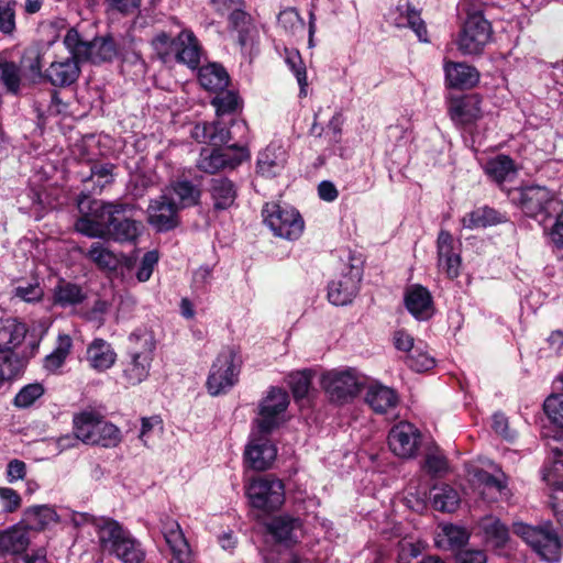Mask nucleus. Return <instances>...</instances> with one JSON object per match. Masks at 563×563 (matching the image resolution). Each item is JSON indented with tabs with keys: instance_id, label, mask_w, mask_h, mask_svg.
<instances>
[{
	"instance_id": "nucleus-1",
	"label": "nucleus",
	"mask_w": 563,
	"mask_h": 563,
	"mask_svg": "<svg viewBox=\"0 0 563 563\" xmlns=\"http://www.w3.org/2000/svg\"><path fill=\"white\" fill-rule=\"evenodd\" d=\"M81 217L76 230L89 238H107L118 216L131 212L134 207L128 203L104 202L84 197L78 201Z\"/></svg>"
},
{
	"instance_id": "nucleus-2",
	"label": "nucleus",
	"mask_w": 563,
	"mask_h": 563,
	"mask_svg": "<svg viewBox=\"0 0 563 563\" xmlns=\"http://www.w3.org/2000/svg\"><path fill=\"white\" fill-rule=\"evenodd\" d=\"M97 534L102 550L122 563H143L145 550L142 543L118 521L102 519L97 525Z\"/></svg>"
},
{
	"instance_id": "nucleus-3",
	"label": "nucleus",
	"mask_w": 563,
	"mask_h": 563,
	"mask_svg": "<svg viewBox=\"0 0 563 563\" xmlns=\"http://www.w3.org/2000/svg\"><path fill=\"white\" fill-rule=\"evenodd\" d=\"M365 384L364 376L353 367H339L325 371L320 385L331 402H351L358 396Z\"/></svg>"
},
{
	"instance_id": "nucleus-4",
	"label": "nucleus",
	"mask_w": 563,
	"mask_h": 563,
	"mask_svg": "<svg viewBox=\"0 0 563 563\" xmlns=\"http://www.w3.org/2000/svg\"><path fill=\"white\" fill-rule=\"evenodd\" d=\"M511 200L520 206L522 211L543 223L548 218L563 213V203L551 191L541 186H529L511 192Z\"/></svg>"
},
{
	"instance_id": "nucleus-5",
	"label": "nucleus",
	"mask_w": 563,
	"mask_h": 563,
	"mask_svg": "<svg viewBox=\"0 0 563 563\" xmlns=\"http://www.w3.org/2000/svg\"><path fill=\"white\" fill-rule=\"evenodd\" d=\"M242 358L234 347H224L217 356L207 379V389L211 396L227 393L239 380Z\"/></svg>"
},
{
	"instance_id": "nucleus-6",
	"label": "nucleus",
	"mask_w": 563,
	"mask_h": 563,
	"mask_svg": "<svg viewBox=\"0 0 563 563\" xmlns=\"http://www.w3.org/2000/svg\"><path fill=\"white\" fill-rule=\"evenodd\" d=\"M64 44L70 54L80 60H88L92 64L110 62L117 57L119 51L112 36L95 37L92 41H82L76 30H69Z\"/></svg>"
},
{
	"instance_id": "nucleus-7",
	"label": "nucleus",
	"mask_w": 563,
	"mask_h": 563,
	"mask_svg": "<svg viewBox=\"0 0 563 563\" xmlns=\"http://www.w3.org/2000/svg\"><path fill=\"white\" fill-rule=\"evenodd\" d=\"M262 213L264 222L276 236L296 240L303 232L305 224L301 216L289 205L267 202Z\"/></svg>"
},
{
	"instance_id": "nucleus-8",
	"label": "nucleus",
	"mask_w": 563,
	"mask_h": 563,
	"mask_svg": "<svg viewBox=\"0 0 563 563\" xmlns=\"http://www.w3.org/2000/svg\"><path fill=\"white\" fill-rule=\"evenodd\" d=\"M289 405V396L279 387H271L258 404L254 427L262 434H269L284 422Z\"/></svg>"
},
{
	"instance_id": "nucleus-9",
	"label": "nucleus",
	"mask_w": 563,
	"mask_h": 563,
	"mask_svg": "<svg viewBox=\"0 0 563 563\" xmlns=\"http://www.w3.org/2000/svg\"><path fill=\"white\" fill-rule=\"evenodd\" d=\"M514 532L520 537L544 561L556 562L561 555V541L550 527H532L522 522L514 525Z\"/></svg>"
},
{
	"instance_id": "nucleus-10",
	"label": "nucleus",
	"mask_w": 563,
	"mask_h": 563,
	"mask_svg": "<svg viewBox=\"0 0 563 563\" xmlns=\"http://www.w3.org/2000/svg\"><path fill=\"white\" fill-rule=\"evenodd\" d=\"M246 496L252 507L272 511L285 500V488L280 479L271 475L254 478L246 487Z\"/></svg>"
},
{
	"instance_id": "nucleus-11",
	"label": "nucleus",
	"mask_w": 563,
	"mask_h": 563,
	"mask_svg": "<svg viewBox=\"0 0 563 563\" xmlns=\"http://www.w3.org/2000/svg\"><path fill=\"white\" fill-rule=\"evenodd\" d=\"M492 37L490 23L481 12H470L457 40V47L464 55L481 54Z\"/></svg>"
},
{
	"instance_id": "nucleus-12",
	"label": "nucleus",
	"mask_w": 563,
	"mask_h": 563,
	"mask_svg": "<svg viewBox=\"0 0 563 563\" xmlns=\"http://www.w3.org/2000/svg\"><path fill=\"white\" fill-rule=\"evenodd\" d=\"M249 151L243 146L229 145L224 148L202 150L198 168L210 174L222 169H233L249 158Z\"/></svg>"
},
{
	"instance_id": "nucleus-13",
	"label": "nucleus",
	"mask_w": 563,
	"mask_h": 563,
	"mask_svg": "<svg viewBox=\"0 0 563 563\" xmlns=\"http://www.w3.org/2000/svg\"><path fill=\"white\" fill-rule=\"evenodd\" d=\"M268 434L257 432L253 427L249 444L244 452L245 462L256 471L271 467L277 455L276 446L268 440Z\"/></svg>"
},
{
	"instance_id": "nucleus-14",
	"label": "nucleus",
	"mask_w": 563,
	"mask_h": 563,
	"mask_svg": "<svg viewBox=\"0 0 563 563\" xmlns=\"http://www.w3.org/2000/svg\"><path fill=\"white\" fill-rule=\"evenodd\" d=\"M420 443L419 430L409 422H399L389 431L388 445L391 452L401 459L416 455Z\"/></svg>"
},
{
	"instance_id": "nucleus-15",
	"label": "nucleus",
	"mask_w": 563,
	"mask_h": 563,
	"mask_svg": "<svg viewBox=\"0 0 563 563\" xmlns=\"http://www.w3.org/2000/svg\"><path fill=\"white\" fill-rule=\"evenodd\" d=\"M178 206L174 198L162 195L150 202L147 221L157 231H168L177 225Z\"/></svg>"
},
{
	"instance_id": "nucleus-16",
	"label": "nucleus",
	"mask_w": 563,
	"mask_h": 563,
	"mask_svg": "<svg viewBox=\"0 0 563 563\" xmlns=\"http://www.w3.org/2000/svg\"><path fill=\"white\" fill-rule=\"evenodd\" d=\"M162 532L172 552L170 563H191V552L179 523L172 519L162 520Z\"/></svg>"
},
{
	"instance_id": "nucleus-17",
	"label": "nucleus",
	"mask_w": 563,
	"mask_h": 563,
	"mask_svg": "<svg viewBox=\"0 0 563 563\" xmlns=\"http://www.w3.org/2000/svg\"><path fill=\"white\" fill-rule=\"evenodd\" d=\"M360 280L358 272H354L353 268H350L349 273L341 275L339 278L333 279L328 288L330 302L335 306H345L352 302L358 291Z\"/></svg>"
},
{
	"instance_id": "nucleus-18",
	"label": "nucleus",
	"mask_w": 563,
	"mask_h": 563,
	"mask_svg": "<svg viewBox=\"0 0 563 563\" xmlns=\"http://www.w3.org/2000/svg\"><path fill=\"white\" fill-rule=\"evenodd\" d=\"M287 162V152L282 144L271 143L257 157L256 170L263 177L273 178L278 176Z\"/></svg>"
},
{
	"instance_id": "nucleus-19",
	"label": "nucleus",
	"mask_w": 563,
	"mask_h": 563,
	"mask_svg": "<svg viewBox=\"0 0 563 563\" xmlns=\"http://www.w3.org/2000/svg\"><path fill=\"white\" fill-rule=\"evenodd\" d=\"M405 306L418 320H428L433 316L434 306L430 291L421 285H411L405 292Z\"/></svg>"
},
{
	"instance_id": "nucleus-20",
	"label": "nucleus",
	"mask_w": 563,
	"mask_h": 563,
	"mask_svg": "<svg viewBox=\"0 0 563 563\" xmlns=\"http://www.w3.org/2000/svg\"><path fill=\"white\" fill-rule=\"evenodd\" d=\"M26 335L23 323L13 319L0 321V354H9L11 358H24L15 350L22 344Z\"/></svg>"
},
{
	"instance_id": "nucleus-21",
	"label": "nucleus",
	"mask_w": 563,
	"mask_h": 563,
	"mask_svg": "<svg viewBox=\"0 0 563 563\" xmlns=\"http://www.w3.org/2000/svg\"><path fill=\"white\" fill-rule=\"evenodd\" d=\"M79 58L74 54L60 60L53 62L45 71L47 80L56 87H67L74 84L80 74Z\"/></svg>"
},
{
	"instance_id": "nucleus-22",
	"label": "nucleus",
	"mask_w": 563,
	"mask_h": 563,
	"mask_svg": "<svg viewBox=\"0 0 563 563\" xmlns=\"http://www.w3.org/2000/svg\"><path fill=\"white\" fill-rule=\"evenodd\" d=\"M31 538L23 523L13 525L0 531V554L20 556L26 551Z\"/></svg>"
},
{
	"instance_id": "nucleus-23",
	"label": "nucleus",
	"mask_w": 563,
	"mask_h": 563,
	"mask_svg": "<svg viewBox=\"0 0 563 563\" xmlns=\"http://www.w3.org/2000/svg\"><path fill=\"white\" fill-rule=\"evenodd\" d=\"M438 266L451 279L460 274L461 258L453 250V236L441 231L438 236Z\"/></svg>"
},
{
	"instance_id": "nucleus-24",
	"label": "nucleus",
	"mask_w": 563,
	"mask_h": 563,
	"mask_svg": "<svg viewBox=\"0 0 563 563\" xmlns=\"http://www.w3.org/2000/svg\"><path fill=\"white\" fill-rule=\"evenodd\" d=\"M178 62L187 65L189 68H196L200 63L201 48L191 31H183L173 43Z\"/></svg>"
},
{
	"instance_id": "nucleus-25",
	"label": "nucleus",
	"mask_w": 563,
	"mask_h": 563,
	"mask_svg": "<svg viewBox=\"0 0 563 563\" xmlns=\"http://www.w3.org/2000/svg\"><path fill=\"white\" fill-rule=\"evenodd\" d=\"M103 417L93 409H85L73 418V429L82 443L95 444L96 433Z\"/></svg>"
},
{
	"instance_id": "nucleus-26",
	"label": "nucleus",
	"mask_w": 563,
	"mask_h": 563,
	"mask_svg": "<svg viewBox=\"0 0 563 563\" xmlns=\"http://www.w3.org/2000/svg\"><path fill=\"white\" fill-rule=\"evenodd\" d=\"M208 192L216 210H227L233 206L238 196V188L227 177H214L209 181Z\"/></svg>"
},
{
	"instance_id": "nucleus-27",
	"label": "nucleus",
	"mask_w": 563,
	"mask_h": 563,
	"mask_svg": "<svg viewBox=\"0 0 563 563\" xmlns=\"http://www.w3.org/2000/svg\"><path fill=\"white\" fill-rule=\"evenodd\" d=\"M129 357H145L154 360L156 340L154 332L146 327L135 329L129 335Z\"/></svg>"
},
{
	"instance_id": "nucleus-28",
	"label": "nucleus",
	"mask_w": 563,
	"mask_h": 563,
	"mask_svg": "<svg viewBox=\"0 0 563 563\" xmlns=\"http://www.w3.org/2000/svg\"><path fill=\"white\" fill-rule=\"evenodd\" d=\"M470 476L471 483L484 499L492 500L506 488L503 473L495 476L487 471L474 468L470 472Z\"/></svg>"
},
{
	"instance_id": "nucleus-29",
	"label": "nucleus",
	"mask_w": 563,
	"mask_h": 563,
	"mask_svg": "<svg viewBox=\"0 0 563 563\" xmlns=\"http://www.w3.org/2000/svg\"><path fill=\"white\" fill-rule=\"evenodd\" d=\"M450 117L455 124L468 125L481 117L479 99L477 96H466L451 103Z\"/></svg>"
},
{
	"instance_id": "nucleus-30",
	"label": "nucleus",
	"mask_w": 563,
	"mask_h": 563,
	"mask_svg": "<svg viewBox=\"0 0 563 563\" xmlns=\"http://www.w3.org/2000/svg\"><path fill=\"white\" fill-rule=\"evenodd\" d=\"M444 71L448 85L453 88H471L479 78L478 71L465 63L448 62Z\"/></svg>"
},
{
	"instance_id": "nucleus-31",
	"label": "nucleus",
	"mask_w": 563,
	"mask_h": 563,
	"mask_svg": "<svg viewBox=\"0 0 563 563\" xmlns=\"http://www.w3.org/2000/svg\"><path fill=\"white\" fill-rule=\"evenodd\" d=\"M86 358L90 367L103 372L114 364L117 354L107 341L95 339L88 345Z\"/></svg>"
},
{
	"instance_id": "nucleus-32",
	"label": "nucleus",
	"mask_w": 563,
	"mask_h": 563,
	"mask_svg": "<svg viewBox=\"0 0 563 563\" xmlns=\"http://www.w3.org/2000/svg\"><path fill=\"white\" fill-rule=\"evenodd\" d=\"M56 511L46 505L33 506L24 511L23 519L20 523L26 527V531H42L51 525L57 522Z\"/></svg>"
},
{
	"instance_id": "nucleus-33",
	"label": "nucleus",
	"mask_w": 563,
	"mask_h": 563,
	"mask_svg": "<svg viewBox=\"0 0 563 563\" xmlns=\"http://www.w3.org/2000/svg\"><path fill=\"white\" fill-rule=\"evenodd\" d=\"M365 400L375 412L385 413L396 407L398 397L394 389L375 384L367 389Z\"/></svg>"
},
{
	"instance_id": "nucleus-34",
	"label": "nucleus",
	"mask_w": 563,
	"mask_h": 563,
	"mask_svg": "<svg viewBox=\"0 0 563 563\" xmlns=\"http://www.w3.org/2000/svg\"><path fill=\"white\" fill-rule=\"evenodd\" d=\"M198 80L209 91H222L229 84L225 69L217 64H209L199 69Z\"/></svg>"
},
{
	"instance_id": "nucleus-35",
	"label": "nucleus",
	"mask_w": 563,
	"mask_h": 563,
	"mask_svg": "<svg viewBox=\"0 0 563 563\" xmlns=\"http://www.w3.org/2000/svg\"><path fill=\"white\" fill-rule=\"evenodd\" d=\"M153 360L145 357H129L124 363L122 378L126 386H136L144 382L152 367Z\"/></svg>"
},
{
	"instance_id": "nucleus-36",
	"label": "nucleus",
	"mask_w": 563,
	"mask_h": 563,
	"mask_svg": "<svg viewBox=\"0 0 563 563\" xmlns=\"http://www.w3.org/2000/svg\"><path fill=\"white\" fill-rule=\"evenodd\" d=\"M504 221V216L493 208H477L462 218V225L465 229L475 230L495 225Z\"/></svg>"
},
{
	"instance_id": "nucleus-37",
	"label": "nucleus",
	"mask_w": 563,
	"mask_h": 563,
	"mask_svg": "<svg viewBox=\"0 0 563 563\" xmlns=\"http://www.w3.org/2000/svg\"><path fill=\"white\" fill-rule=\"evenodd\" d=\"M421 470L432 478L442 477L449 472V462L439 446L434 445L428 449Z\"/></svg>"
},
{
	"instance_id": "nucleus-38",
	"label": "nucleus",
	"mask_w": 563,
	"mask_h": 563,
	"mask_svg": "<svg viewBox=\"0 0 563 563\" xmlns=\"http://www.w3.org/2000/svg\"><path fill=\"white\" fill-rule=\"evenodd\" d=\"M479 528L488 543L494 547H503L509 537L507 527L500 520L493 516L483 518Z\"/></svg>"
},
{
	"instance_id": "nucleus-39",
	"label": "nucleus",
	"mask_w": 563,
	"mask_h": 563,
	"mask_svg": "<svg viewBox=\"0 0 563 563\" xmlns=\"http://www.w3.org/2000/svg\"><path fill=\"white\" fill-rule=\"evenodd\" d=\"M467 540V531L464 528L454 525H443L435 538L437 545L443 549L460 548L464 545Z\"/></svg>"
},
{
	"instance_id": "nucleus-40",
	"label": "nucleus",
	"mask_w": 563,
	"mask_h": 563,
	"mask_svg": "<svg viewBox=\"0 0 563 563\" xmlns=\"http://www.w3.org/2000/svg\"><path fill=\"white\" fill-rule=\"evenodd\" d=\"M71 346L73 341L69 335H58L55 349L44 358V368L51 373H56L64 365Z\"/></svg>"
},
{
	"instance_id": "nucleus-41",
	"label": "nucleus",
	"mask_w": 563,
	"mask_h": 563,
	"mask_svg": "<svg viewBox=\"0 0 563 563\" xmlns=\"http://www.w3.org/2000/svg\"><path fill=\"white\" fill-rule=\"evenodd\" d=\"M485 173L500 184L515 175L514 162L506 155H499L486 163Z\"/></svg>"
},
{
	"instance_id": "nucleus-42",
	"label": "nucleus",
	"mask_w": 563,
	"mask_h": 563,
	"mask_svg": "<svg viewBox=\"0 0 563 563\" xmlns=\"http://www.w3.org/2000/svg\"><path fill=\"white\" fill-rule=\"evenodd\" d=\"M141 223L125 218V214L118 216V221H114L113 227L108 234L115 241H133L140 233Z\"/></svg>"
},
{
	"instance_id": "nucleus-43",
	"label": "nucleus",
	"mask_w": 563,
	"mask_h": 563,
	"mask_svg": "<svg viewBox=\"0 0 563 563\" xmlns=\"http://www.w3.org/2000/svg\"><path fill=\"white\" fill-rule=\"evenodd\" d=\"M285 62L297 79L300 88L299 96H307V70L299 52L296 49H285Z\"/></svg>"
},
{
	"instance_id": "nucleus-44",
	"label": "nucleus",
	"mask_w": 563,
	"mask_h": 563,
	"mask_svg": "<svg viewBox=\"0 0 563 563\" xmlns=\"http://www.w3.org/2000/svg\"><path fill=\"white\" fill-rule=\"evenodd\" d=\"M176 201L178 209L194 206L200 198V191L190 181L184 180L176 183L172 188V196Z\"/></svg>"
},
{
	"instance_id": "nucleus-45",
	"label": "nucleus",
	"mask_w": 563,
	"mask_h": 563,
	"mask_svg": "<svg viewBox=\"0 0 563 563\" xmlns=\"http://www.w3.org/2000/svg\"><path fill=\"white\" fill-rule=\"evenodd\" d=\"M295 522L296 521L289 517H275L266 523V530L275 541L286 542L291 539Z\"/></svg>"
},
{
	"instance_id": "nucleus-46",
	"label": "nucleus",
	"mask_w": 563,
	"mask_h": 563,
	"mask_svg": "<svg viewBox=\"0 0 563 563\" xmlns=\"http://www.w3.org/2000/svg\"><path fill=\"white\" fill-rule=\"evenodd\" d=\"M163 433V421L158 416L141 419L139 439L145 446H151Z\"/></svg>"
},
{
	"instance_id": "nucleus-47",
	"label": "nucleus",
	"mask_w": 563,
	"mask_h": 563,
	"mask_svg": "<svg viewBox=\"0 0 563 563\" xmlns=\"http://www.w3.org/2000/svg\"><path fill=\"white\" fill-rule=\"evenodd\" d=\"M84 299L81 288L75 284L62 283L55 289V301L63 307L80 303Z\"/></svg>"
},
{
	"instance_id": "nucleus-48",
	"label": "nucleus",
	"mask_w": 563,
	"mask_h": 563,
	"mask_svg": "<svg viewBox=\"0 0 563 563\" xmlns=\"http://www.w3.org/2000/svg\"><path fill=\"white\" fill-rule=\"evenodd\" d=\"M460 498L452 487L444 485L433 495L432 505L434 509L444 512H452L456 509Z\"/></svg>"
},
{
	"instance_id": "nucleus-49",
	"label": "nucleus",
	"mask_w": 563,
	"mask_h": 563,
	"mask_svg": "<svg viewBox=\"0 0 563 563\" xmlns=\"http://www.w3.org/2000/svg\"><path fill=\"white\" fill-rule=\"evenodd\" d=\"M25 364L26 361L23 358H11L9 354H0V388L7 380L21 375Z\"/></svg>"
},
{
	"instance_id": "nucleus-50",
	"label": "nucleus",
	"mask_w": 563,
	"mask_h": 563,
	"mask_svg": "<svg viewBox=\"0 0 563 563\" xmlns=\"http://www.w3.org/2000/svg\"><path fill=\"white\" fill-rule=\"evenodd\" d=\"M312 379V371L302 369L292 372L287 376V383L296 399L307 396Z\"/></svg>"
},
{
	"instance_id": "nucleus-51",
	"label": "nucleus",
	"mask_w": 563,
	"mask_h": 563,
	"mask_svg": "<svg viewBox=\"0 0 563 563\" xmlns=\"http://www.w3.org/2000/svg\"><path fill=\"white\" fill-rule=\"evenodd\" d=\"M96 433V441L93 445H101L103 448H114L121 440L122 434L120 429L111 422L102 420L101 426Z\"/></svg>"
},
{
	"instance_id": "nucleus-52",
	"label": "nucleus",
	"mask_w": 563,
	"mask_h": 563,
	"mask_svg": "<svg viewBox=\"0 0 563 563\" xmlns=\"http://www.w3.org/2000/svg\"><path fill=\"white\" fill-rule=\"evenodd\" d=\"M45 393V388L41 383H33L22 387L13 399V404L18 408H29Z\"/></svg>"
},
{
	"instance_id": "nucleus-53",
	"label": "nucleus",
	"mask_w": 563,
	"mask_h": 563,
	"mask_svg": "<svg viewBox=\"0 0 563 563\" xmlns=\"http://www.w3.org/2000/svg\"><path fill=\"white\" fill-rule=\"evenodd\" d=\"M87 256L101 268L114 269L118 264L115 255L99 242L91 245Z\"/></svg>"
},
{
	"instance_id": "nucleus-54",
	"label": "nucleus",
	"mask_w": 563,
	"mask_h": 563,
	"mask_svg": "<svg viewBox=\"0 0 563 563\" xmlns=\"http://www.w3.org/2000/svg\"><path fill=\"white\" fill-rule=\"evenodd\" d=\"M543 409L548 418L558 427L563 428V395H551L544 404Z\"/></svg>"
},
{
	"instance_id": "nucleus-55",
	"label": "nucleus",
	"mask_w": 563,
	"mask_h": 563,
	"mask_svg": "<svg viewBox=\"0 0 563 563\" xmlns=\"http://www.w3.org/2000/svg\"><path fill=\"white\" fill-rule=\"evenodd\" d=\"M0 78L2 84L11 92H18L20 88V69L11 62L0 63Z\"/></svg>"
},
{
	"instance_id": "nucleus-56",
	"label": "nucleus",
	"mask_w": 563,
	"mask_h": 563,
	"mask_svg": "<svg viewBox=\"0 0 563 563\" xmlns=\"http://www.w3.org/2000/svg\"><path fill=\"white\" fill-rule=\"evenodd\" d=\"M542 478L549 486L558 490L563 489V461L555 459L550 465H545Z\"/></svg>"
},
{
	"instance_id": "nucleus-57",
	"label": "nucleus",
	"mask_w": 563,
	"mask_h": 563,
	"mask_svg": "<svg viewBox=\"0 0 563 563\" xmlns=\"http://www.w3.org/2000/svg\"><path fill=\"white\" fill-rule=\"evenodd\" d=\"M211 103L216 108L217 115L220 117L236 110L239 107V97L232 91H225L217 95Z\"/></svg>"
},
{
	"instance_id": "nucleus-58",
	"label": "nucleus",
	"mask_w": 563,
	"mask_h": 563,
	"mask_svg": "<svg viewBox=\"0 0 563 563\" xmlns=\"http://www.w3.org/2000/svg\"><path fill=\"white\" fill-rule=\"evenodd\" d=\"M14 5V1L0 0V31L4 34H12L15 29Z\"/></svg>"
},
{
	"instance_id": "nucleus-59",
	"label": "nucleus",
	"mask_w": 563,
	"mask_h": 563,
	"mask_svg": "<svg viewBox=\"0 0 563 563\" xmlns=\"http://www.w3.org/2000/svg\"><path fill=\"white\" fill-rule=\"evenodd\" d=\"M406 23L407 27H410L421 42H428L424 22L421 20L419 12L410 5H406Z\"/></svg>"
},
{
	"instance_id": "nucleus-60",
	"label": "nucleus",
	"mask_w": 563,
	"mask_h": 563,
	"mask_svg": "<svg viewBox=\"0 0 563 563\" xmlns=\"http://www.w3.org/2000/svg\"><path fill=\"white\" fill-rule=\"evenodd\" d=\"M158 258V253L156 251H150L144 254L140 267L136 272V278L139 282L144 283L151 278Z\"/></svg>"
},
{
	"instance_id": "nucleus-61",
	"label": "nucleus",
	"mask_w": 563,
	"mask_h": 563,
	"mask_svg": "<svg viewBox=\"0 0 563 563\" xmlns=\"http://www.w3.org/2000/svg\"><path fill=\"white\" fill-rule=\"evenodd\" d=\"M112 164H95L90 168V178L102 189L106 185L113 180Z\"/></svg>"
},
{
	"instance_id": "nucleus-62",
	"label": "nucleus",
	"mask_w": 563,
	"mask_h": 563,
	"mask_svg": "<svg viewBox=\"0 0 563 563\" xmlns=\"http://www.w3.org/2000/svg\"><path fill=\"white\" fill-rule=\"evenodd\" d=\"M408 364L416 372H424L433 367L434 360L427 353L415 349L408 356Z\"/></svg>"
},
{
	"instance_id": "nucleus-63",
	"label": "nucleus",
	"mask_w": 563,
	"mask_h": 563,
	"mask_svg": "<svg viewBox=\"0 0 563 563\" xmlns=\"http://www.w3.org/2000/svg\"><path fill=\"white\" fill-rule=\"evenodd\" d=\"M422 545L411 541L404 540L399 543L398 562L411 563V561L421 554Z\"/></svg>"
},
{
	"instance_id": "nucleus-64",
	"label": "nucleus",
	"mask_w": 563,
	"mask_h": 563,
	"mask_svg": "<svg viewBox=\"0 0 563 563\" xmlns=\"http://www.w3.org/2000/svg\"><path fill=\"white\" fill-rule=\"evenodd\" d=\"M0 500L7 512H13L21 506L20 495L9 487H0Z\"/></svg>"
}]
</instances>
